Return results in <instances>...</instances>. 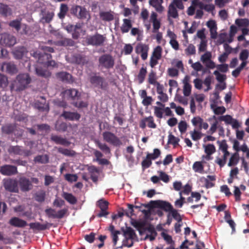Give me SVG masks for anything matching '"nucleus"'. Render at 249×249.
Wrapping results in <instances>:
<instances>
[{
  "instance_id": "1",
  "label": "nucleus",
  "mask_w": 249,
  "mask_h": 249,
  "mask_svg": "<svg viewBox=\"0 0 249 249\" xmlns=\"http://www.w3.org/2000/svg\"><path fill=\"white\" fill-rule=\"evenodd\" d=\"M115 65V59L110 54L105 53L99 56L98 58V68L101 70H109L113 68Z\"/></svg>"
},
{
  "instance_id": "2",
  "label": "nucleus",
  "mask_w": 249,
  "mask_h": 249,
  "mask_svg": "<svg viewBox=\"0 0 249 249\" xmlns=\"http://www.w3.org/2000/svg\"><path fill=\"white\" fill-rule=\"evenodd\" d=\"M70 13L78 19L89 21L90 18V14L87 9L82 6L74 5L70 9Z\"/></svg>"
},
{
  "instance_id": "3",
  "label": "nucleus",
  "mask_w": 249,
  "mask_h": 249,
  "mask_svg": "<svg viewBox=\"0 0 249 249\" xmlns=\"http://www.w3.org/2000/svg\"><path fill=\"white\" fill-rule=\"evenodd\" d=\"M31 79L28 73H22L18 74L15 81V90L20 91L24 90L30 83Z\"/></svg>"
},
{
  "instance_id": "4",
  "label": "nucleus",
  "mask_w": 249,
  "mask_h": 249,
  "mask_svg": "<svg viewBox=\"0 0 249 249\" xmlns=\"http://www.w3.org/2000/svg\"><path fill=\"white\" fill-rule=\"evenodd\" d=\"M106 40L107 38L105 36L98 33L88 36L86 38L87 44L94 46H104Z\"/></svg>"
},
{
  "instance_id": "5",
  "label": "nucleus",
  "mask_w": 249,
  "mask_h": 249,
  "mask_svg": "<svg viewBox=\"0 0 249 249\" xmlns=\"http://www.w3.org/2000/svg\"><path fill=\"white\" fill-rule=\"evenodd\" d=\"M104 140L116 147H120L123 144L120 138L110 131H105L102 134Z\"/></svg>"
},
{
  "instance_id": "6",
  "label": "nucleus",
  "mask_w": 249,
  "mask_h": 249,
  "mask_svg": "<svg viewBox=\"0 0 249 249\" xmlns=\"http://www.w3.org/2000/svg\"><path fill=\"white\" fill-rule=\"evenodd\" d=\"M3 187L7 191L14 193L19 192L18 181L16 179L9 178L3 179Z\"/></svg>"
},
{
  "instance_id": "7",
  "label": "nucleus",
  "mask_w": 249,
  "mask_h": 249,
  "mask_svg": "<svg viewBox=\"0 0 249 249\" xmlns=\"http://www.w3.org/2000/svg\"><path fill=\"white\" fill-rule=\"evenodd\" d=\"M89 82L95 87H98L102 89L106 90L107 88V83L105 81V78L101 76L95 74L90 76Z\"/></svg>"
},
{
  "instance_id": "8",
  "label": "nucleus",
  "mask_w": 249,
  "mask_h": 249,
  "mask_svg": "<svg viewBox=\"0 0 249 249\" xmlns=\"http://www.w3.org/2000/svg\"><path fill=\"white\" fill-rule=\"evenodd\" d=\"M150 203L152 205L151 207L160 208L166 212H168L169 213H170L174 209L173 206L170 203L164 200H151L150 202Z\"/></svg>"
},
{
  "instance_id": "9",
  "label": "nucleus",
  "mask_w": 249,
  "mask_h": 249,
  "mask_svg": "<svg viewBox=\"0 0 249 249\" xmlns=\"http://www.w3.org/2000/svg\"><path fill=\"white\" fill-rule=\"evenodd\" d=\"M16 43V38L15 36L8 33L0 34V44L7 47L14 45Z\"/></svg>"
},
{
  "instance_id": "10",
  "label": "nucleus",
  "mask_w": 249,
  "mask_h": 249,
  "mask_svg": "<svg viewBox=\"0 0 249 249\" xmlns=\"http://www.w3.org/2000/svg\"><path fill=\"white\" fill-rule=\"evenodd\" d=\"M18 181L20 189L23 192H28L33 188L32 182L25 177H20Z\"/></svg>"
},
{
  "instance_id": "11",
  "label": "nucleus",
  "mask_w": 249,
  "mask_h": 249,
  "mask_svg": "<svg viewBox=\"0 0 249 249\" xmlns=\"http://www.w3.org/2000/svg\"><path fill=\"white\" fill-rule=\"evenodd\" d=\"M8 152L10 153H13L15 155L23 156L24 157H28L32 155V152L30 150L22 149L18 145L10 146L8 149Z\"/></svg>"
},
{
  "instance_id": "12",
  "label": "nucleus",
  "mask_w": 249,
  "mask_h": 249,
  "mask_svg": "<svg viewBox=\"0 0 249 249\" xmlns=\"http://www.w3.org/2000/svg\"><path fill=\"white\" fill-rule=\"evenodd\" d=\"M0 173L4 176L15 175L18 173L17 167L14 165L5 164L0 167Z\"/></svg>"
},
{
  "instance_id": "13",
  "label": "nucleus",
  "mask_w": 249,
  "mask_h": 249,
  "mask_svg": "<svg viewBox=\"0 0 249 249\" xmlns=\"http://www.w3.org/2000/svg\"><path fill=\"white\" fill-rule=\"evenodd\" d=\"M56 78L62 82L71 84L74 82L72 76L66 71H61L56 73Z\"/></svg>"
},
{
  "instance_id": "14",
  "label": "nucleus",
  "mask_w": 249,
  "mask_h": 249,
  "mask_svg": "<svg viewBox=\"0 0 249 249\" xmlns=\"http://www.w3.org/2000/svg\"><path fill=\"white\" fill-rule=\"evenodd\" d=\"M193 126H198L199 130L204 129L207 130L209 127V124L206 122H204L203 120L199 116L194 117L191 120Z\"/></svg>"
},
{
  "instance_id": "15",
  "label": "nucleus",
  "mask_w": 249,
  "mask_h": 249,
  "mask_svg": "<svg viewBox=\"0 0 249 249\" xmlns=\"http://www.w3.org/2000/svg\"><path fill=\"white\" fill-rule=\"evenodd\" d=\"M13 14V10L9 5L0 2V17L7 18L12 16Z\"/></svg>"
},
{
  "instance_id": "16",
  "label": "nucleus",
  "mask_w": 249,
  "mask_h": 249,
  "mask_svg": "<svg viewBox=\"0 0 249 249\" xmlns=\"http://www.w3.org/2000/svg\"><path fill=\"white\" fill-rule=\"evenodd\" d=\"M40 15L41 16V22L43 23H49L52 20L54 14L53 12L43 9L41 11Z\"/></svg>"
},
{
  "instance_id": "17",
  "label": "nucleus",
  "mask_w": 249,
  "mask_h": 249,
  "mask_svg": "<svg viewBox=\"0 0 249 249\" xmlns=\"http://www.w3.org/2000/svg\"><path fill=\"white\" fill-rule=\"evenodd\" d=\"M1 70L10 74H13L18 72L16 65L11 62L3 63L1 66Z\"/></svg>"
},
{
  "instance_id": "18",
  "label": "nucleus",
  "mask_w": 249,
  "mask_h": 249,
  "mask_svg": "<svg viewBox=\"0 0 249 249\" xmlns=\"http://www.w3.org/2000/svg\"><path fill=\"white\" fill-rule=\"evenodd\" d=\"M100 19L106 22H110L114 19V13L112 11H100L99 12Z\"/></svg>"
},
{
  "instance_id": "19",
  "label": "nucleus",
  "mask_w": 249,
  "mask_h": 249,
  "mask_svg": "<svg viewBox=\"0 0 249 249\" xmlns=\"http://www.w3.org/2000/svg\"><path fill=\"white\" fill-rule=\"evenodd\" d=\"M61 116L66 120L70 121H78L81 115L77 112H72L70 111H64L61 114Z\"/></svg>"
},
{
  "instance_id": "20",
  "label": "nucleus",
  "mask_w": 249,
  "mask_h": 249,
  "mask_svg": "<svg viewBox=\"0 0 249 249\" xmlns=\"http://www.w3.org/2000/svg\"><path fill=\"white\" fill-rule=\"evenodd\" d=\"M52 226V224L46 223V224H41L39 222L31 223L29 226L31 229L37 231H44L49 229Z\"/></svg>"
},
{
  "instance_id": "21",
  "label": "nucleus",
  "mask_w": 249,
  "mask_h": 249,
  "mask_svg": "<svg viewBox=\"0 0 249 249\" xmlns=\"http://www.w3.org/2000/svg\"><path fill=\"white\" fill-rule=\"evenodd\" d=\"M64 96L68 99L75 100L78 98V91L75 89H70L63 92Z\"/></svg>"
},
{
  "instance_id": "22",
  "label": "nucleus",
  "mask_w": 249,
  "mask_h": 249,
  "mask_svg": "<svg viewBox=\"0 0 249 249\" xmlns=\"http://www.w3.org/2000/svg\"><path fill=\"white\" fill-rule=\"evenodd\" d=\"M9 223L13 226L18 228H23L27 225L26 221L16 217H12Z\"/></svg>"
},
{
  "instance_id": "23",
  "label": "nucleus",
  "mask_w": 249,
  "mask_h": 249,
  "mask_svg": "<svg viewBox=\"0 0 249 249\" xmlns=\"http://www.w3.org/2000/svg\"><path fill=\"white\" fill-rule=\"evenodd\" d=\"M51 139L52 141L54 142L57 144L69 146L71 144V142L68 141L66 139L57 135L52 136Z\"/></svg>"
},
{
  "instance_id": "24",
  "label": "nucleus",
  "mask_w": 249,
  "mask_h": 249,
  "mask_svg": "<svg viewBox=\"0 0 249 249\" xmlns=\"http://www.w3.org/2000/svg\"><path fill=\"white\" fill-rule=\"evenodd\" d=\"M26 52V49L23 46L16 47L12 51L14 57L17 59H21Z\"/></svg>"
},
{
  "instance_id": "25",
  "label": "nucleus",
  "mask_w": 249,
  "mask_h": 249,
  "mask_svg": "<svg viewBox=\"0 0 249 249\" xmlns=\"http://www.w3.org/2000/svg\"><path fill=\"white\" fill-rule=\"evenodd\" d=\"M163 3V0H149V3L150 5L155 8V10L161 13L163 10V7L162 4Z\"/></svg>"
},
{
  "instance_id": "26",
  "label": "nucleus",
  "mask_w": 249,
  "mask_h": 249,
  "mask_svg": "<svg viewBox=\"0 0 249 249\" xmlns=\"http://www.w3.org/2000/svg\"><path fill=\"white\" fill-rule=\"evenodd\" d=\"M123 21V23L121 27V32L123 34L128 33L132 27L131 20L130 19L124 18Z\"/></svg>"
},
{
  "instance_id": "27",
  "label": "nucleus",
  "mask_w": 249,
  "mask_h": 249,
  "mask_svg": "<svg viewBox=\"0 0 249 249\" xmlns=\"http://www.w3.org/2000/svg\"><path fill=\"white\" fill-rule=\"evenodd\" d=\"M62 196L71 205H74L77 202L76 197L71 193L63 192Z\"/></svg>"
},
{
  "instance_id": "28",
  "label": "nucleus",
  "mask_w": 249,
  "mask_h": 249,
  "mask_svg": "<svg viewBox=\"0 0 249 249\" xmlns=\"http://www.w3.org/2000/svg\"><path fill=\"white\" fill-rule=\"evenodd\" d=\"M168 35L171 38V40L169 42L170 44L172 47L175 50H178L179 49V44L176 40V35L171 31H168Z\"/></svg>"
},
{
  "instance_id": "29",
  "label": "nucleus",
  "mask_w": 249,
  "mask_h": 249,
  "mask_svg": "<svg viewBox=\"0 0 249 249\" xmlns=\"http://www.w3.org/2000/svg\"><path fill=\"white\" fill-rule=\"evenodd\" d=\"M214 120V122L211 124V127L208 131V133L210 134H213L216 131L218 122L217 120V118L215 115L213 116L212 117L209 118L208 121L211 122Z\"/></svg>"
},
{
  "instance_id": "30",
  "label": "nucleus",
  "mask_w": 249,
  "mask_h": 249,
  "mask_svg": "<svg viewBox=\"0 0 249 249\" xmlns=\"http://www.w3.org/2000/svg\"><path fill=\"white\" fill-rule=\"evenodd\" d=\"M74 62L79 65H84L88 62L86 56L80 54H76L73 56Z\"/></svg>"
},
{
  "instance_id": "31",
  "label": "nucleus",
  "mask_w": 249,
  "mask_h": 249,
  "mask_svg": "<svg viewBox=\"0 0 249 249\" xmlns=\"http://www.w3.org/2000/svg\"><path fill=\"white\" fill-rule=\"evenodd\" d=\"M90 178L94 183H97L98 180L99 170L96 167L93 166L89 168Z\"/></svg>"
},
{
  "instance_id": "32",
  "label": "nucleus",
  "mask_w": 249,
  "mask_h": 249,
  "mask_svg": "<svg viewBox=\"0 0 249 249\" xmlns=\"http://www.w3.org/2000/svg\"><path fill=\"white\" fill-rule=\"evenodd\" d=\"M36 72L38 76L46 78L50 77L51 75V72L50 71L41 67L36 68Z\"/></svg>"
},
{
  "instance_id": "33",
  "label": "nucleus",
  "mask_w": 249,
  "mask_h": 249,
  "mask_svg": "<svg viewBox=\"0 0 249 249\" xmlns=\"http://www.w3.org/2000/svg\"><path fill=\"white\" fill-rule=\"evenodd\" d=\"M147 72L146 67H142L140 69L137 75V79L140 84H142L144 82Z\"/></svg>"
},
{
  "instance_id": "34",
  "label": "nucleus",
  "mask_w": 249,
  "mask_h": 249,
  "mask_svg": "<svg viewBox=\"0 0 249 249\" xmlns=\"http://www.w3.org/2000/svg\"><path fill=\"white\" fill-rule=\"evenodd\" d=\"M98 147L105 154H110L111 153L110 149L105 143H102L97 141L95 142Z\"/></svg>"
},
{
  "instance_id": "35",
  "label": "nucleus",
  "mask_w": 249,
  "mask_h": 249,
  "mask_svg": "<svg viewBox=\"0 0 249 249\" xmlns=\"http://www.w3.org/2000/svg\"><path fill=\"white\" fill-rule=\"evenodd\" d=\"M57 44L61 46L72 47L75 45V42L71 38H65L58 41Z\"/></svg>"
},
{
  "instance_id": "36",
  "label": "nucleus",
  "mask_w": 249,
  "mask_h": 249,
  "mask_svg": "<svg viewBox=\"0 0 249 249\" xmlns=\"http://www.w3.org/2000/svg\"><path fill=\"white\" fill-rule=\"evenodd\" d=\"M124 235L125 238L133 240L136 236L134 230L130 227H126L125 230L124 231Z\"/></svg>"
},
{
  "instance_id": "37",
  "label": "nucleus",
  "mask_w": 249,
  "mask_h": 249,
  "mask_svg": "<svg viewBox=\"0 0 249 249\" xmlns=\"http://www.w3.org/2000/svg\"><path fill=\"white\" fill-rule=\"evenodd\" d=\"M68 10L69 8L68 5L66 4L62 3L60 5V11L57 15L58 18L61 19H64L68 11Z\"/></svg>"
},
{
  "instance_id": "38",
  "label": "nucleus",
  "mask_w": 249,
  "mask_h": 249,
  "mask_svg": "<svg viewBox=\"0 0 249 249\" xmlns=\"http://www.w3.org/2000/svg\"><path fill=\"white\" fill-rule=\"evenodd\" d=\"M168 16L174 18H176L178 17V14L176 7L173 4H170L168 7Z\"/></svg>"
},
{
  "instance_id": "39",
  "label": "nucleus",
  "mask_w": 249,
  "mask_h": 249,
  "mask_svg": "<svg viewBox=\"0 0 249 249\" xmlns=\"http://www.w3.org/2000/svg\"><path fill=\"white\" fill-rule=\"evenodd\" d=\"M57 151L59 153L68 157H73L76 155V152L74 150L62 147H58Z\"/></svg>"
},
{
  "instance_id": "40",
  "label": "nucleus",
  "mask_w": 249,
  "mask_h": 249,
  "mask_svg": "<svg viewBox=\"0 0 249 249\" xmlns=\"http://www.w3.org/2000/svg\"><path fill=\"white\" fill-rule=\"evenodd\" d=\"M197 5L199 6L200 9H204L208 12H212L215 9V6L213 4H206L202 2H199Z\"/></svg>"
},
{
  "instance_id": "41",
  "label": "nucleus",
  "mask_w": 249,
  "mask_h": 249,
  "mask_svg": "<svg viewBox=\"0 0 249 249\" xmlns=\"http://www.w3.org/2000/svg\"><path fill=\"white\" fill-rule=\"evenodd\" d=\"M157 77L156 75V72L153 70H151L150 72L148 74V82L149 84L155 85L157 83H159L157 81Z\"/></svg>"
},
{
  "instance_id": "42",
  "label": "nucleus",
  "mask_w": 249,
  "mask_h": 249,
  "mask_svg": "<svg viewBox=\"0 0 249 249\" xmlns=\"http://www.w3.org/2000/svg\"><path fill=\"white\" fill-rule=\"evenodd\" d=\"M34 161L36 163H47L49 162V157L47 155H38L35 157Z\"/></svg>"
},
{
  "instance_id": "43",
  "label": "nucleus",
  "mask_w": 249,
  "mask_h": 249,
  "mask_svg": "<svg viewBox=\"0 0 249 249\" xmlns=\"http://www.w3.org/2000/svg\"><path fill=\"white\" fill-rule=\"evenodd\" d=\"M52 55L47 53H44L42 54H39L38 56V62L42 64L45 65L46 62L49 59H52Z\"/></svg>"
},
{
  "instance_id": "44",
  "label": "nucleus",
  "mask_w": 249,
  "mask_h": 249,
  "mask_svg": "<svg viewBox=\"0 0 249 249\" xmlns=\"http://www.w3.org/2000/svg\"><path fill=\"white\" fill-rule=\"evenodd\" d=\"M8 80L7 77L0 73V89L4 90L8 86Z\"/></svg>"
},
{
  "instance_id": "45",
  "label": "nucleus",
  "mask_w": 249,
  "mask_h": 249,
  "mask_svg": "<svg viewBox=\"0 0 249 249\" xmlns=\"http://www.w3.org/2000/svg\"><path fill=\"white\" fill-rule=\"evenodd\" d=\"M9 26L14 28L18 32L21 27V19H16L11 21L9 23Z\"/></svg>"
},
{
  "instance_id": "46",
  "label": "nucleus",
  "mask_w": 249,
  "mask_h": 249,
  "mask_svg": "<svg viewBox=\"0 0 249 249\" xmlns=\"http://www.w3.org/2000/svg\"><path fill=\"white\" fill-rule=\"evenodd\" d=\"M239 161V154L235 152L233 154L230 159L229 162L228 164L229 166H232L236 165Z\"/></svg>"
},
{
  "instance_id": "47",
  "label": "nucleus",
  "mask_w": 249,
  "mask_h": 249,
  "mask_svg": "<svg viewBox=\"0 0 249 249\" xmlns=\"http://www.w3.org/2000/svg\"><path fill=\"white\" fill-rule=\"evenodd\" d=\"M190 134L192 139L194 141H197L200 140L203 135V134L200 130H196V129L190 131Z\"/></svg>"
},
{
  "instance_id": "48",
  "label": "nucleus",
  "mask_w": 249,
  "mask_h": 249,
  "mask_svg": "<svg viewBox=\"0 0 249 249\" xmlns=\"http://www.w3.org/2000/svg\"><path fill=\"white\" fill-rule=\"evenodd\" d=\"M193 169L195 172L202 173L204 171V166L200 161H196L193 165Z\"/></svg>"
},
{
  "instance_id": "49",
  "label": "nucleus",
  "mask_w": 249,
  "mask_h": 249,
  "mask_svg": "<svg viewBox=\"0 0 249 249\" xmlns=\"http://www.w3.org/2000/svg\"><path fill=\"white\" fill-rule=\"evenodd\" d=\"M45 191L41 190L35 194V199L38 202H42L45 200Z\"/></svg>"
},
{
  "instance_id": "50",
  "label": "nucleus",
  "mask_w": 249,
  "mask_h": 249,
  "mask_svg": "<svg viewBox=\"0 0 249 249\" xmlns=\"http://www.w3.org/2000/svg\"><path fill=\"white\" fill-rule=\"evenodd\" d=\"M15 126L12 124H6L2 127V131L6 134H10L14 131Z\"/></svg>"
},
{
  "instance_id": "51",
  "label": "nucleus",
  "mask_w": 249,
  "mask_h": 249,
  "mask_svg": "<svg viewBox=\"0 0 249 249\" xmlns=\"http://www.w3.org/2000/svg\"><path fill=\"white\" fill-rule=\"evenodd\" d=\"M170 215H171L172 217L178 223H182V218L180 214L178 213L177 210L173 209L171 212L169 213Z\"/></svg>"
},
{
  "instance_id": "52",
  "label": "nucleus",
  "mask_w": 249,
  "mask_h": 249,
  "mask_svg": "<svg viewBox=\"0 0 249 249\" xmlns=\"http://www.w3.org/2000/svg\"><path fill=\"white\" fill-rule=\"evenodd\" d=\"M204 151L207 155H212L215 152V147L213 144H208L207 145H203Z\"/></svg>"
},
{
  "instance_id": "53",
  "label": "nucleus",
  "mask_w": 249,
  "mask_h": 249,
  "mask_svg": "<svg viewBox=\"0 0 249 249\" xmlns=\"http://www.w3.org/2000/svg\"><path fill=\"white\" fill-rule=\"evenodd\" d=\"M149 47L148 45L143 44H138L136 48V52L137 53H142L148 52Z\"/></svg>"
},
{
  "instance_id": "54",
  "label": "nucleus",
  "mask_w": 249,
  "mask_h": 249,
  "mask_svg": "<svg viewBox=\"0 0 249 249\" xmlns=\"http://www.w3.org/2000/svg\"><path fill=\"white\" fill-rule=\"evenodd\" d=\"M35 107L37 108L39 110L42 111H48L49 110V105L47 104L41 103L40 102H36L35 103Z\"/></svg>"
},
{
  "instance_id": "55",
  "label": "nucleus",
  "mask_w": 249,
  "mask_h": 249,
  "mask_svg": "<svg viewBox=\"0 0 249 249\" xmlns=\"http://www.w3.org/2000/svg\"><path fill=\"white\" fill-rule=\"evenodd\" d=\"M162 50V48L160 46H157L154 49L151 56L157 59H161Z\"/></svg>"
},
{
  "instance_id": "56",
  "label": "nucleus",
  "mask_w": 249,
  "mask_h": 249,
  "mask_svg": "<svg viewBox=\"0 0 249 249\" xmlns=\"http://www.w3.org/2000/svg\"><path fill=\"white\" fill-rule=\"evenodd\" d=\"M213 74L216 76V79L219 83L224 82L227 78L225 74H221L217 70L214 71Z\"/></svg>"
},
{
  "instance_id": "57",
  "label": "nucleus",
  "mask_w": 249,
  "mask_h": 249,
  "mask_svg": "<svg viewBox=\"0 0 249 249\" xmlns=\"http://www.w3.org/2000/svg\"><path fill=\"white\" fill-rule=\"evenodd\" d=\"M179 139L176 137L171 133L168 135V143L173 144L175 147L178 144Z\"/></svg>"
},
{
  "instance_id": "58",
  "label": "nucleus",
  "mask_w": 249,
  "mask_h": 249,
  "mask_svg": "<svg viewBox=\"0 0 249 249\" xmlns=\"http://www.w3.org/2000/svg\"><path fill=\"white\" fill-rule=\"evenodd\" d=\"M235 24L239 27H247L249 25V20L247 18L237 19Z\"/></svg>"
},
{
  "instance_id": "59",
  "label": "nucleus",
  "mask_w": 249,
  "mask_h": 249,
  "mask_svg": "<svg viewBox=\"0 0 249 249\" xmlns=\"http://www.w3.org/2000/svg\"><path fill=\"white\" fill-rule=\"evenodd\" d=\"M108 204L107 201L100 199L97 202V206L99 207L100 210H107Z\"/></svg>"
},
{
  "instance_id": "60",
  "label": "nucleus",
  "mask_w": 249,
  "mask_h": 249,
  "mask_svg": "<svg viewBox=\"0 0 249 249\" xmlns=\"http://www.w3.org/2000/svg\"><path fill=\"white\" fill-rule=\"evenodd\" d=\"M211 108L213 109V112L216 115L223 114L226 111V109L224 107H217L214 108V105H211Z\"/></svg>"
},
{
  "instance_id": "61",
  "label": "nucleus",
  "mask_w": 249,
  "mask_h": 249,
  "mask_svg": "<svg viewBox=\"0 0 249 249\" xmlns=\"http://www.w3.org/2000/svg\"><path fill=\"white\" fill-rule=\"evenodd\" d=\"M160 151L158 148H155L153 150V153H148L147 156L152 160L157 159L160 155Z\"/></svg>"
},
{
  "instance_id": "62",
  "label": "nucleus",
  "mask_w": 249,
  "mask_h": 249,
  "mask_svg": "<svg viewBox=\"0 0 249 249\" xmlns=\"http://www.w3.org/2000/svg\"><path fill=\"white\" fill-rule=\"evenodd\" d=\"M152 164L151 160L146 155V158L142 162V166L143 170L150 167Z\"/></svg>"
},
{
  "instance_id": "63",
  "label": "nucleus",
  "mask_w": 249,
  "mask_h": 249,
  "mask_svg": "<svg viewBox=\"0 0 249 249\" xmlns=\"http://www.w3.org/2000/svg\"><path fill=\"white\" fill-rule=\"evenodd\" d=\"M65 178L70 182L76 181L78 179V176L76 174H66L65 175Z\"/></svg>"
},
{
  "instance_id": "64",
  "label": "nucleus",
  "mask_w": 249,
  "mask_h": 249,
  "mask_svg": "<svg viewBox=\"0 0 249 249\" xmlns=\"http://www.w3.org/2000/svg\"><path fill=\"white\" fill-rule=\"evenodd\" d=\"M185 51L186 54L188 55H193L196 53V48L194 45L190 44L185 49Z\"/></svg>"
}]
</instances>
